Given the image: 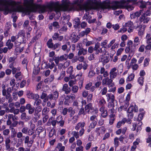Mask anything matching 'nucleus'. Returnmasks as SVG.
Returning a JSON list of instances; mask_svg holds the SVG:
<instances>
[{"label": "nucleus", "instance_id": "1", "mask_svg": "<svg viewBox=\"0 0 151 151\" xmlns=\"http://www.w3.org/2000/svg\"><path fill=\"white\" fill-rule=\"evenodd\" d=\"M12 6L11 9L9 8V4L8 2L5 0H0V11H4V14L6 15L9 12H22L27 14H29L31 12H35L37 11L40 13H43L47 11H54L56 13L61 11H66V0L63 1L60 5L56 3L48 4L47 5L32 4L30 6L23 7L20 4V2H13Z\"/></svg>", "mask_w": 151, "mask_h": 151}, {"label": "nucleus", "instance_id": "2", "mask_svg": "<svg viewBox=\"0 0 151 151\" xmlns=\"http://www.w3.org/2000/svg\"><path fill=\"white\" fill-rule=\"evenodd\" d=\"M100 7L102 9H110L111 6H110V1H106L101 5H99L97 2L88 0L84 6V9L86 11H89L92 9H98Z\"/></svg>", "mask_w": 151, "mask_h": 151}, {"label": "nucleus", "instance_id": "3", "mask_svg": "<svg viewBox=\"0 0 151 151\" xmlns=\"http://www.w3.org/2000/svg\"><path fill=\"white\" fill-rule=\"evenodd\" d=\"M137 0H122L120 1H116L113 2L112 9L115 10L118 8H123L126 5L132 2L133 4H136L137 2Z\"/></svg>", "mask_w": 151, "mask_h": 151}, {"label": "nucleus", "instance_id": "4", "mask_svg": "<svg viewBox=\"0 0 151 151\" xmlns=\"http://www.w3.org/2000/svg\"><path fill=\"white\" fill-rule=\"evenodd\" d=\"M133 29V22L131 21H129L123 25L122 28L120 29L118 32L123 33L127 31L128 32L130 33L132 32Z\"/></svg>", "mask_w": 151, "mask_h": 151}, {"label": "nucleus", "instance_id": "5", "mask_svg": "<svg viewBox=\"0 0 151 151\" xmlns=\"http://www.w3.org/2000/svg\"><path fill=\"white\" fill-rule=\"evenodd\" d=\"M2 94L4 96H5V98L8 100L11 97L10 93L12 92V89L11 87H9L7 89H6V86L3 84L2 85Z\"/></svg>", "mask_w": 151, "mask_h": 151}, {"label": "nucleus", "instance_id": "6", "mask_svg": "<svg viewBox=\"0 0 151 151\" xmlns=\"http://www.w3.org/2000/svg\"><path fill=\"white\" fill-rule=\"evenodd\" d=\"M113 78L106 77L103 79L102 84L103 85H107L109 88L113 86L114 84L112 83Z\"/></svg>", "mask_w": 151, "mask_h": 151}, {"label": "nucleus", "instance_id": "7", "mask_svg": "<svg viewBox=\"0 0 151 151\" xmlns=\"http://www.w3.org/2000/svg\"><path fill=\"white\" fill-rule=\"evenodd\" d=\"M119 73L116 67L112 68L109 72L110 78L114 79L119 75Z\"/></svg>", "mask_w": 151, "mask_h": 151}, {"label": "nucleus", "instance_id": "8", "mask_svg": "<svg viewBox=\"0 0 151 151\" xmlns=\"http://www.w3.org/2000/svg\"><path fill=\"white\" fill-rule=\"evenodd\" d=\"M85 125V123L84 122H78L75 126V129L78 131L80 129H81L80 131H81L83 132V133H84L85 129H84V127Z\"/></svg>", "mask_w": 151, "mask_h": 151}, {"label": "nucleus", "instance_id": "9", "mask_svg": "<svg viewBox=\"0 0 151 151\" xmlns=\"http://www.w3.org/2000/svg\"><path fill=\"white\" fill-rule=\"evenodd\" d=\"M150 20V17L146 16L145 14H143L141 15L139 19V20L140 22L143 23L144 24L147 23Z\"/></svg>", "mask_w": 151, "mask_h": 151}, {"label": "nucleus", "instance_id": "10", "mask_svg": "<svg viewBox=\"0 0 151 151\" xmlns=\"http://www.w3.org/2000/svg\"><path fill=\"white\" fill-rule=\"evenodd\" d=\"M59 96V93L57 91H55L49 95L47 96L48 98L50 100H56Z\"/></svg>", "mask_w": 151, "mask_h": 151}, {"label": "nucleus", "instance_id": "11", "mask_svg": "<svg viewBox=\"0 0 151 151\" xmlns=\"http://www.w3.org/2000/svg\"><path fill=\"white\" fill-rule=\"evenodd\" d=\"M110 60L109 55H102L100 56L99 60L103 63V64H105L109 62Z\"/></svg>", "mask_w": 151, "mask_h": 151}, {"label": "nucleus", "instance_id": "12", "mask_svg": "<svg viewBox=\"0 0 151 151\" xmlns=\"http://www.w3.org/2000/svg\"><path fill=\"white\" fill-rule=\"evenodd\" d=\"M19 38V36H12L11 37V40L12 42H14L15 44L17 46H18L21 45L22 42L18 41Z\"/></svg>", "mask_w": 151, "mask_h": 151}, {"label": "nucleus", "instance_id": "13", "mask_svg": "<svg viewBox=\"0 0 151 151\" xmlns=\"http://www.w3.org/2000/svg\"><path fill=\"white\" fill-rule=\"evenodd\" d=\"M26 109L28 111V113L29 114H32L34 112L35 108L32 106L30 104H28L25 106Z\"/></svg>", "mask_w": 151, "mask_h": 151}, {"label": "nucleus", "instance_id": "14", "mask_svg": "<svg viewBox=\"0 0 151 151\" xmlns=\"http://www.w3.org/2000/svg\"><path fill=\"white\" fill-rule=\"evenodd\" d=\"M84 133L81 131H79V132L78 131H74L71 132V134L73 135V137L76 139L78 138L79 136H82Z\"/></svg>", "mask_w": 151, "mask_h": 151}, {"label": "nucleus", "instance_id": "15", "mask_svg": "<svg viewBox=\"0 0 151 151\" xmlns=\"http://www.w3.org/2000/svg\"><path fill=\"white\" fill-rule=\"evenodd\" d=\"M37 133L39 136L42 138L44 137L46 135V132L42 127H39L37 129Z\"/></svg>", "mask_w": 151, "mask_h": 151}, {"label": "nucleus", "instance_id": "16", "mask_svg": "<svg viewBox=\"0 0 151 151\" xmlns=\"http://www.w3.org/2000/svg\"><path fill=\"white\" fill-rule=\"evenodd\" d=\"M135 47L133 48V47H126L125 51L127 53H129L130 56H132L134 55L135 51Z\"/></svg>", "mask_w": 151, "mask_h": 151}, {"label": "nucleus", "instance_id": "17", "mask_svg": "<svg viewBox=\"0 0 151 151\" xmlns=\"http://www.w3.org/2000/svg\"><path fill=\"white\" fill-rule=\"evenodd\" d=\"M27 96L29 98L32 99L34 100H37L40 98V96L38 94H34L30 92L27 93Z\"/></svg>", "mask_w": 151, "mask_h": 151}, {"label": "nucleus", "instance_id": "18", "mask_svg": "<svg viewBox=\"0 0 151 151\" xmlns=\"http://www.w3.org/2000/svg\"><path fill=\"white\" fill-rule=\"evenodd\" d=\"M52 38L53 40H58L61 41L63 39V36H59V34L58 33H55L52 36Z\"/></svg>", "mask_w": 151, "mask_h": 151}, {"label": "nucleus", "instance_id": "19", "mask_svg": "<svg viewBox=\"0 0 151 151\" xmlns=\"http://www.w3.org/2000/svg\"><path fill=\"white\" fill-rule=\"evenodd\" d=\"M16 60V57H11L9 58L8 61L9 63H11L10 65L12 64V65H17L18 64L17 63Z\"/></svg>", "mask_w": 151, "mask_h": 151}, {"label": "nucleus", "instance_id": "20", "mask_svg": "<svg viewBox=\"0 0 151 151\" xmlns=\"http://www.w3.org/2000/svg\"><path fill=\"white\" fill-rule=\"evenodd\" d=\"M87 67L88 65L86 63H84L83 64L82 63H79L76 66V68L78 70H80L82 68L84 70H85L87 69Z\"/></svg>", "mask_w": 151, "mask_h": 151}, {"label": "nucleus", "instance_id": "21", "mask_svg": "<svg viewBox=\"0 0 151 151\" xmlns=\"http://www.w3.org/2000/svg\"><path fill=\"white\" fill-rule=\"evenodd\" d=\"M35 125L32 123L30 124V129H29V130H28V132L27 133L29 135L31 136L34 134L35 132Z\"/></svg>", "mask_w": 151, "mask_h": 151}, {"label": "nucleus", "instance_id": "22", "mask_svg": "<svg viewBox=\"0 0 151 151\" xmlns=\"http://www.w3.org/2000/svg\"><path fill=\"white\" fill-rule=\"evenodd\" d=\"M100 111L101 112V115L104 118L106 117L108 115L107 111L105 109L104 106H101L100 109Z\"/></svg>", "mask_w": 151, "mask_h": 151}, {"label": "nucleus", "instance_id": "23", "mask_svg": "<svg viewBox=\"0 0 151 151\" xmlns=\"http://www.w3.org/2000/svg\"><path fill=\"white\" fill-rule=\"evenodd\" d=\"M146 27V26L143 25L139 27L138 32V35L139 36H142L144 33V31Z\"/></svg>", "mask_w": 151, "mask_h": 151}, {"label": "nucleus", "instance_id": "24", "mask_svg": "<svg viewBox=\"0 0 151 151\" xmlns=\"http://www.w3.org/2000/svg\"><path fill=\"white\" fill-rule=\"evenodd\" d=\"M78 115H74L72 117H70L68 119V121L69 122H71L73 124H75L78 121Z\"/></svg>", "mask_w": 151, "mask_h": 151}, {"label": "nucleus", "instance_id": "25", "mask_svg": "<svg viewBox=\"0 0 151 151\" xmlns=\"http://www.w3.org/2000/svg\"><path fill=\"white\" fill-rule=\"evenodd\" d=\"M33 142V140H31V141H29V136H26L25 137L24 143L25 144H27V145L28 147L30 148L31 147Z\"/></svg>", "mask_w": 151, "mask_h": 151}, {"label": "nucleus", "instance_id": "26", "mask_svg": "<svg viewBox=\"0 0 151 151\" xmlns=\"http://www.w3.org/2000/svg\"><path fill=\"white\" fill-rule=\"evenodd\" d=\"M15 66L14 65H12V64L9 65V68L12 69V73L13 74H15L17 71L20 70V67H18L16 68L14 67Z\"/></svg>", "mask_w": 151, "mask_h": 151}, {"label": "nucleus", "instance_id": "27", "mask_svg": "<svg viewBox=\"0 0 151 151\" xmlns=\"http://www.w3.org/2000/svg\"><path fill=\"white\" fill-rule=\"evenodd\" d=\"M62 90L63 91H65V93L66 94H68L70 93V88L68 87L67 84H65L63 85Z\"/></svg>", "mask_w": 151, "mask_h": 151}, {"label": "nucleus", "instance_id": "28", "mask_svg": "<svg viewBox=\"0 0 151 151\" xmlns=\"http://www.w3.org/2000/svg\"><path fill=\"white\" fill-rule=\"evenodd\" d=\"M106 97L107 101H109L110 100L111 101H114L115 100V97L114 95L111 93H108L106 94Z\"/></svg>", "mask_w": 151, "mask_h": 151}, {"label": "nucleus", "instance_id": "29", "mask_svg": "<svg viewBox=\"0 0 151 151\" xmlns=\"http://www.w3.org/2000/svg\"><path fill=\"white\" fill-rule=\"evenodd\" d=\"M78 56H80L82 55H85L87 53V50L86 49H84L82 48L81 49H79L78 50Z\"/></svg>", "mask_w": 151, "mask_h": 151}, {"label": "nucleus", "instance_id": "30", "mask_svg": "<svg viewBox=\"0 0 151 151\" xmlns=\"http://www.w3.org/2000/svg\"><path fill=\"white\" fill-rule=\"evenodd\" d=\"M91 29L90 28H87L84 31L81 32L80 34V36L83 37L85 35H87L91 32Z\"/></svg>", "mask_w": 151, "mask_h": 151}, {"label": "nucleus", "instance_id": "31", "mask_svg": "<svg viewBox=\"0 0 151 151\" xmlns=\"http://www.w3.org/2000/svg\"><path fill=\"white\" fill-rule=\"evenodd\" d=\"M5 142L6 148H9L11 147V140L9 137H7L5 138Z\"/></svg>", "mask_w": 151, "mask_h": 151}, {"label": "nucleus", "instance_id": "32", "mask_svg": "<svg viewBox=\"0 0 151 151\" xmlns=\"http://www.w3.org/2000/svg\"><path fill=\"white\" fill-rule=\"evenodd\" d=\"M21 118L22 120H24L25 121H27L30 119V117L27 116L25 112L21 114Z\"/></svg>", "mask_w": 151, "mask_h": 151}, {"label": "nucleus", "instance_id": "33", "mask_svg": "<svg viewBox=\"0 0 151 151\" xmlns=\"http://www.w3.org/2000/svg\"><path fill=\"white\" fill-rule=\"evenodd\" d=\"M25 32L23 30H21L19 31L18 33L17 36H19V38L21 37L22 40H21V41L22 42L24 41V38Z\"/></svg>", "mask_w": 151, "mask_h": 151}, {"label": "nucleus", "instance_id": "34", "mask_svg": "<svg viewBox=\"0 0 151 151\" xmlns=\"http://www.w3.org/2000/svg\"><path fill=\"white\" fill-rule=\"evenodd\" d=\"M98 103L99 106H104V105L106 103V102L103 98H102L98 101Z\"/></svg>", "mask_w": 151, "mask_h": 151}, {"label": "nucleus", "instance_id": "35", "mask_svg": "<svg viewBox=\"0 0 151 151\" xmlns=\"http://www.w3.org/2000/svg\"><path fill=\"white\" fill-rule=\"evenodd\" d=\"M95 132L99 135L101 134H103L104 132V128L103 127L96 128L95 129Z\"/></svg>", "mask_w": 151, "mask_h": 151}, {"label": "nucleus", "instance_id": "36", "mask_svg": "<svg viewBox=\"0 0 151 151\" xmlns=\"http://www.w3.org/2000/svg\"><path fill=\"white\" fill-rule=\"evenodd\" d=\"M6 45L7 47L8 48L9 50L11 49L13 46V44L11 42L10 40H8L6 42Z\"/></svg>", "mask_w": 151, "mask_h": 151}, {"label": "nucleus", "instance_id": "37", "mask_svg": "<svg viewBox=\"0 0 151 151\" xmlns=\"http://www.w3.org/2000/svg\"><path fill=\"white\" fill-rule=\"evenodd\" d=\"M115 104H116V105L117 104V101H111L108 103L107 107L109 108H114V107Z\"/></svg>", "mask_w": 151, "mask_h": 151}, {"label": "nucleus", "instance_id": "38", "mask_svg": "<svg viewBox=\"0 0 151 151\" xmlns=\"http://www.w3.org/2000/svg\"><path fill=\"white\" fill-rule=\"evenodd\" d=\"M68 112L69 113V115L70 117L74 116L76 113L75 111L71 107H69L68 109Z\"/></svg>", "mask_w": 151, "mask_h": 151}, {"label": "nucleus", "instance_id": "39", "mask_svg": "<svg viewBox=\"0 0 151 151\" xmlns=\"http://www.w3.org/2000/svg\"><path fill=\"white\" fill-rule=\"evenodd\" d=\"M134 47L137 46L139 44L140 40L139 37H138L137 36L134 38Z\"/></svg>", "mask_w": 151, "mask_h": 151}, {"label": "nucleus", "instance_id": "40", "mask_svg": "<svg viewBox=\"0 0 151 151\" xmlns=\"http://www.w3.org/2000/svg\"><path fill=\"white\" fill-rule=\"evenodd\" d=\"M80 20L79 18L77 17L74 19V23L75 24L74 26L75 28L78 27L80 24Z\"/></svg>", "mask_w": 151, "mask_h": 151}, {"label": "nucleus", "instance_id": "41", "mask_svg": "<svg viewBox=\"0 0 151 151\" xmlns=\"http://www.w3.org/2000/svg\"><path fill=\"white\" fill-rule=\"evenodd\" d=\"M114 116L115 115L114 114H111L109 116L110 118L109 123L111 125L113 123L115 120Z\"/></svg>", "mask_w": 151, "mask_h": 151}, {"label": "nucleus", "instance_id": "42", "mask_svg": "<svg viewBox=\"0 0 151 151\" xmlns=\"http://www.w3.org/2000/svg\"><path fill=\"white\" fill-rule=\"evenodd\" d=\"M70 64V61L69 60H67L65 62L63 65L62 63H60L59 65V67L63 66L64 69H65L69 66Z\"/></svg>", "mask_w": 151, "mask_h": 151}, {"label": "nucleus", "instance_id": "43", "mask_svg": "<svg viewBox=\"0 0 151 151\" xmlns=\"http://www.w3.org/2000/svg\"><path fill=\"white\" fill-rule=\"evenodd\" d=\"M98 112V110L97 108L94 109V108L91 106L90 109V114L93 113V114H97Z\"/></svg>", "mask_w": 151, "mask_h": 151}, {"label": "nucleus", "instance_id": "44", "mask_svg": "<svg viewBox=\"0 0 151 151\" xmlns=\"http://www.w3.org/2000/svg\"><path fill=\"white\" fill-rule=\"evenodd\" d=\"M59 149V151H64L65 149V147L63 146L61 143H58L56 147Z\"/></svg>", "mask_w": 151, "mask_h": 151}, {"label": "nucleus", "instance_id": "45", "mask_svg": "<svg viewBox=\"0 0 151 151\" xmlns=\"http://www.w3.org/2000/svg\"><path fill=\"white\" fill-rule=\"evenodd\" d=\"M22 73L20 72H17L15 73L14 76L17 80H20L22 78Z\"/></svg>", "mask_w": 151, "mask_h": 151}, {"label": "nucleus", "instance_id": "46", "mask_svg": "<svg viewBox=\"0 0 151 151\" xmlns=\"http://www.w3.org/2000/svg\"><path fill=\"white\" fill-rule=\"evenodd\" d=\"M68 45L70 46V47L71 46L70 45L69 42H67L66 44L63 45L61 47V49L63 51L66 50L68 48Z\"/></svg>", "mask_w": 151, "mask_h": 151}, {"label": "nucleus", "instance_id": "47", "mask_svg": "<svg viewBox=\"0 0 151 151\" xmlns=\"http://www.w3.org/2000/svg\"><path fill=\"white\" fill-rule=\"evenodd\" d=\"M52 39H50L48 40V41L47 42V46L49 48L52 49V48L53 46V44L52 42Z\"/></svg>", "mask_w": 151, "mask_h": 151}, {"label": "nucleus", "instance_id": "48", "mask_svg": "<svg viewBox=\"0 0 151 151\" xmlns=\"http://www.w3.org/2000/svg\"><path fill=\"white\" fill-rule=\"evenodd\" d=\"M137 3L139 2L141 4V5L139 6V7L141 8H145L146 7V3L142 0H141L139 1Z\"/></svg>", "mask_w": 151, "mask_h": 151}, {"label": "nucleus", "instance_id": "49", "mask_svg": "<svg viewBox=\"0 0 151 151\" xmlns=\"http://www.w3.org/2000/svg\"><path fill=\"white\" fill-rule=\"evenodd\" d=\"M60 61H62L63 60H66L68 59L67 55L64 54L59 57Z\"/></svg>", "mask_w": 151, "mask_h": 151}, {"label": "nucleus", "instance_id": "50", "mask_svg": "<svg viewBox=\"0 0 151 151\" xmlns=\"http://www.w3.org/2000/svg\"><path fill=\"white\" fill-rule=\"evenodd\" d=\"M124 6H125V8L128 10V11H132L133 10L134 8V6L132 5H126L123 7Z\"/></svg>", "mask_w": 151, "mask_h": 151}, {"label": "nucleus", "instance_id": "51", "mask_svg": "<svg viewBox=\"0 0 151 151\" xmlns=\"http://www.w3.org/2000/svg\"><path fill=\"white\" fill-rule=\"evenodd\" d=\"M119 138L116 137L114 139V144L115 147H117L119 145Z\"/></svg>", "mask_w": 151, "mask_h": 151}, {"label": "nucleus", "instance_id": "52", "mask_svg": "<svg viewBox=\"0 0 151 151\" xmlns=\"http://www.w3.org/2000/svg\"><path fill=\"white\" fill-rule=\"evenodd\" d=\"M86 111L85 110H84L83 108H82L80 109L78 112V115L79 116H80L81 114L84 115L86 114Z\"/></svg>", "mask_w": 151, "mask_h": 151}, {"label": "nucleus", "instance_id": "53", "mask_svg": "<svg viewBox=\"0 0 151 151\" xmlns=\"http://www.w3.org/2000/svg\"><path fill=\"white\" fill-rule=\"evenodd\" d=\"M146 37L147 39L146 41L147 43L151 44V35L147 34Z\"/></svg>", "mask_w": 151, "mask_h": 151}, {"label": "nucleus", "instance_id": "54", "mask_svg": "<svg viewBox=\"0 0 151 151\" xmlns=\"http://www.w3.org/2000/svg\"><path fill=\"white\" fill-rule=\"evenodd\" d=\"M97 124V122L95 121H93L90 124L89 126V128L91 129H92L96 126Z\"/></svg>", "mask_w": 151, "mask_h": 151}, {"label": "nucleus", "instance_id": "55", "mask_svg": "<svg viewBox=\"0 0 151 151\" xmlns=\"http://www.w3.org/2000/svg\"><path fill=\"white\" fill-rule=\"evenodd\" d=\"M91 106H92L91 104V103H89L86 105L85 107V110L89 114H90V109Z\"/></svg>", "mask_w": 151, "mask_h": 151}, {"label": "nucleus", "instance_id": "56", "mask_svg": "<svg viewBox=\"0 0 151 151\" xmlns=\"http://www.w3.org/2000/svg\"><path fill=\"white\" fill-rule=\"evenodd\" d=\"M66 72L70 75H72L73 72V67L72 66H70L67 69Z\"/></svg>", "mask_w": 151, "mask_h": 151}, {"label": "nucleus", "instance_id": "57", "mask_svg": "<svg viewBox=\"0 0 151 151\" xmlns=\"http://www.w3.org/2000/svg\"><path fill=\"white\" fill-rule=\"evenodd\" d=\"M78 88H79L78 86L75 85L72 86L71 90L73 93H76L77 92Z\"/></svg>", "mask_w": 151, "mask_h": 151}, {"label": "nucleus", "instance_id": "58", "mask_svg": "<svg viewBox=\"0 0 151 151\" xmlns=\"http://www.w3.org/2000/svg\"><path fill=\"white\" fill-rule=\"evenodd\" d=\"M123 68V65L122 64H119L117 68V69L118 72L121 73L122 72V70Z\"/></svg>", "mask_w": 151, "mask_h": 151}, {"label": "nucleus", "instance_id": "59", "mask_svg": "<svg viewBox=\"0 0 151 151\" xmlns=\"http://www.w3.org/2000/svg\"><path fill=\"white\" fill-rule=\"evenodd\" d=\"M139 17L138 14L136 12L132 13L130 14V18L131 19H134L136 17L138 18Z\"/></svg>", "mask_w": 151, "mask_h": 151}, {"label": "nucleus", "instance_id": "60", "mask_svg": "<svg viewBox=\"0 0 151 151\" xmlns=\"http://www.w3.org/2000/svg\"><path fill=\"white\" fill-rule=\"evenodd\" d=\"M134 74L132 73L127 78V81H132L134 79Z\"/></svg>", "mask_w": 151, "mask_h": 151}, {"label": "nucleus", "instance_id": "61", "mask_svg": "<svg viewBox=\"0 0 151 151\" xmlns=\"http://www.w3.org/2000/svg\"><path fill=\"white\" fill-rule=\"evenodd\" d=\"M95 72L93 70H90L88 74V77L89 78H91L95 74Z\"/></svg>", "mask_w": 151, "mask_h": 151}, {"label": "nucleus", "instance_id": "62", "mask_svg": "<svg viewBox=\"0 0 151 151\" xmlns=\"http://www.w3.org/2000/svg\"><path fill=\"white\" fill-rule=\"evenodd\" d=\"M107 92V88L104 87L101 89L100 92L101 93V94L102 95H106Z\"/></svg>", "mask_w": 151, "mask_h": 151}, {"label": "nucleus", "instance_id": "63", "mask_svg": "<svg viewBox=\"0 0 151 151\" xmlns=\"http://www.w3.org/2000/svg\"><path fill=\"white\" fill-rule=\"evenodd\" d=\"M18 151H30L29 148H24L23 147H20L18 148Z\"/></svg>", "mask_w": 151, "mask_h": 151}, {"label": "nucleus", "instance_id": "64", "mask_svg": "<svg viewBox=\"0 0 151 151\" xmlns=\"http://www.w3.org/2000/svg\"><path fill=\"white\" fill-rule=\"evenodd\" d=\"M144 81V78L143 77H139L137 80L138 82L141 86L143 85Z\"/></svg>", "mask_w": 151, "mask_h": 151}]
</instances>
